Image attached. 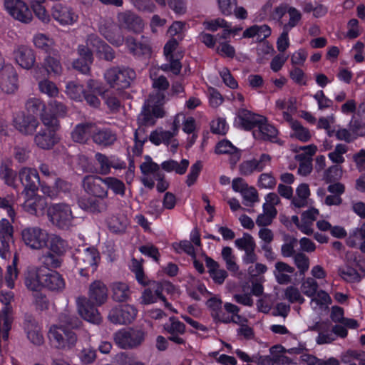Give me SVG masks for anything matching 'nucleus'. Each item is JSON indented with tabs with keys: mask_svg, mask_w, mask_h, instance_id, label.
Wrapping results in <instances>:
<instances>
[{
	"mask_svg": "<svg viewBox=\"0 0 365 365\" xmlns=\"http://www.w3.org/2000/svg\"><path fill=\"white\" fill-rule=\"evenodd\" d=\"M164 329L170 335L183 334L185 331V324L175 317H170L169 322L164 324Z\"/></svg>",
	"mask_w": 365,
	"mask_h": 365,
	"instance_id": "obj_63",
	"label": "nucleus"
},
{
	"mask_svg": "<svg viewBox=\"0 0 365 365\" xmlns=\"http://www.w3.org/2000/svg\"><path fill=\"white\" fill-rule=\"evenodd\" d=\"M155 98L150 96L147 101V104L143 107L141 113L138 115V123L139 125H153L155 123V118L150 110L151 104L155 103Z\"/></svg>",
	"mask_w": 365,
	"mask_h": 365,
	"instance_id": "obj_45",
	"label": "nucleus"
},
{
	"mask_svg": "<svg viewBox=\"0 0 365 365\" xmlns=\"http://www.w3.org/2000/svg\"><path fill=\"white\" fill-rule=\"evenodd\" d=\"M295 101L294 98H279L275 102L276 109L281 110L283 119L284 120V113H287L292 117V113L296 110Z\"/></svg>",
	"mask_w": 365,
	"mask_h": 365,
	"instance_id": "obj_56",
	"label": "nucleus"
},
{
	"mask_svg": "<svg viewBox=\"0 0 365 365\" xmlns=\"http://www.w3.org/2000/svg\"><path fill=\"white\" fill-rule=\"evenodd\" d=\"M26 108L32 115H39L41 118V114L46 112L45 103L38 98L28 99L26 103Z\"/></svg>",
	"mask_w": 365,
	"mask_h": 365,
	"instance_id": "obj_59",
	"label": "nucleus"
},
{
	"mask_svg": "<svg viewBox=\"0 0 365 365\" xmlns=\"http://www.w3.org/2000/svg\"><path fill=\"white\" fill-rule=\"evenodd\" d=\"M4 7L15 19L23 23H29L32 13L25 2L21 0H4Z\"/></svg>",
	"mask_w": 365,
	"mask_h": 365,
	"instance_id": "obj_9",
	"label": "nucleus"
},
{
	"mask_svg": "<svg viewBox=\"0 0 365 365\" xmlns=\"http://www.w3.org/2000/svg\"><path fill=\"white\" fill-rule=\"evenodd\" d=\"M347 334L348 331L344 326L334 325L331 331H320L316 341L319 344H329L336 340L337 336L345 338Z\"/></svg>",
	"mask_w": 365,
	"mask_h": 365,
	"instance_id": "obj_36",
	"label": "nucleus"
},
{
	"mask_svg": "<svg viewBox=\"0 0 365 365\" xmlns=\"http://www.w3.org/2000/svg\"><path fill=\"white\" fill-rule=\"evenodd\" d=\"M205 262L210 277L215 282V283L222 284L228 276L227 271L222 268H220L218 262L212 258L207 257Z\"/></svg>",
	"mask_w": 365,
	"mask_h": 365,
	"instance_id": "obj_41",
	"label": "nucleus"
},
{
	"mask_svg": "<svg viewBox=\"0 0 365 365\" xmlns=\"http://www.w3.org/2000/svg\"><path fill=\"white\" fill-rule=\"evenodd\" d=\"M255 139L277 142L278 131L275 127L267 122V119L262 120L256 129L252 132Z\"/></svg>",
	"mask_w": 365,
	"mask_h": 365,
	"instance_id": "obj_30",
	"label": "nucleus"
},
{
	"mask_svg": "<svg viewBox=\"0 0 365 365\" xmlns=\"http://www.w3.org/2000/svg\"><path fill=\"white\" fill-rule=\"evenodd\" d=\"M33 42L34 46L46 53H50L53 50L54 41L48 36L38 33L34 36Z\"/></svg>",
	"mask_w": 365,
	"mask_h": 365,
	"instance_id": "obj_53",
	"label": "nucleus"
},
{
	"mask_svg": "<svg viewBox=\"0 0 365 365\" xmlns=\"http://www.w3.org/2000/svg\"><path fill=\"white\" fill-rule=\"evenodd\" d=\"M222 257L225 262L226 267L233 275L239 272V266L235 262V256L232 253V249L230 247H225L222 250Z\"/></svg>",
	"mask_w": 365,
	"mask_h": 365,
	"instance_id": "obj_55",
	"label": "nucleus"
},
{
	"mask_svg": "<svg viewBox=\"0 0 365 365\" xmlns=\"http://www.w3.org/2000/svg\"><path fill=\"white\" fill-rule=\"evenodd\" d=\"M25 198L23 207L26 212L36 215L43 212L46 205L44 198L36 195V192L33 195L30 192L29 195H25Z\"/></svg>",
	"mask_w": 365,
	"mask_h": 365,
	"instance_id": "obj_32",
	"label": "nucleus"
},
{
	"mask_svg": "<svg viewBox=\"0 0 365 365\" xmlns=\"http://www.w3.org/2000/svg\"><path fill=\"white\" fill-rule=\"evenodd\" d=\"M118 20L120 26L135 33L140 32L144 27L143 20L135 14L126 11L118 15Z\"/></svg>",
	"mask_w": 365,
	"mask_h": 365,
	"instance_id": "obj_26",
	"label": "nucleus"
},
{
	"mask_svg": "<svg viewBox=\"0 0 365 365\" xmlns=\"http://www.w3.org/2000/svg\"><path fill=\"white\" fill-rule=\"evenodd\" d=\"M78 312L81 317L93 324H99L101 322V317L96 308L91 304L86 297H79L76 300Z\"/></svg>",
	"mask_w": 365,
	"mask_h": 365,
	"instance_id": "obj_23",
	"label": "nucleus"
},
{
	"mask_svg": "<svg viewBox=\"0 0 365 365\" xmlns=\"http://www.w3.org/2000/svg\"><path fill=\"white\" fill-rule=\"evenodd\" d=\"M43 286L53 291H61L65 287L62 276L54 271L43 274Z\"/></svg>",
	"mask_w": 365,
	"mask_h": 365,
	"instance_id": "obj_43",
	"label": "nucleus"
},
{
	"mask_svg": "<svg viewBox=\"0 0 365 365\" xmlns=\"http://www.w3.org/2000/svg\"><path fill=\"white\" fill-rule=\"evenodd\" d=\"M18 175L21 185L24 187L22 193L24 195H29L30 192L33 195L40 184L38 171L35 168L23 167L19 170Z\"/></svg>",
	"mask_w": 365,
	"mask_h": 365,
	"instance_id": "obj_10",
	"label": "nucleus"
},
{
	"mask_svg": "<svg viewBox=\"0 0 365 365\" xmlns=\"http://www.w3.org/2000/svg\"><path fill=\"white\" fill-rule=\"evenodd\" d=\"M126 46L135 56L149 55L150 53V46L148 38L143 37L142 41L138 42L133 37H128L125 41Z\"/></svg>",
	"mask_w": 365,
	"mask_h": 365,
	"instance_id": "obj_40",
	"label": "nucleus"
},
{
	"mask_svg": "<svg viewBox=\"0 0 365 365\" xmlns=\"http://www.w3.org/2000/svg\"><path fill=\"white\" fill-rule=\"evenodd\" d=\"M78 326L76 317L68 311L59 315V324L52 325L48 332V339L52 345L60 350L68 351L76 344L78 338L71 329Z\"/></svg>",
	"mask_w": 365,
	"mask_h": 365,
	"instance_id": "obj_1",
	"label": "nucleus"
},
{
	"mask_svg": "<svg viewBox=\"0 0 365 365\" xmlns=\"http://www.w3.org/2000/svg\"><path fill=\"white\" fill-rule=\"evenodd\" d=\"M130 269L135 274V277L140 284L146 286L149 284V280L144 273L143 265L140 262L135 259H133L130 264Z\"/></svg>",
	"mask_w": 365,
	"mask_h": 365,
	"instance_id": "obj_57",
	"label": "nucleus"
},
{
	"mask_svg": "<svg viewBox=\"0 0 365 365\" xmlns=\"http://www.w3.org/2000/svg\"><path fill=\"white\" fill-rule=\"evenodd\" d=\"M271 164V157L267 154L261 155L259 160L252 159L243 161L239 166L241 175L248 176L254 172H260Z\"/></svg>",
	"mask_w": 365,
	"mask_h": 365,
	"instance_id": "obj_18",
	"label": "nucleus"
},
{
	"mask_svg": "<svg viewBox=\"0 0 365 365\" xmlns=\"http://www.w3.org/2000/svg\"><path fill=\"white\" fill-rule=\"evenodd\" d=\"M48 238V246L46 248H48L50 251L57 255H62L66 252L68 244L64 240L53 234H49Z\"/></svg>",
	"mask_w": 365,
	"mask_h": 365,
	"instance_id": "obj_52",
	"label": "nucleus"
},
{
	"mask_svg": "<svg viewBox=\"0 0 365 365\" xmlns=\"http://www.w3.org/2000/svg\"><path fill=\"white\" fill-rule=\"evenodd\" d=\"M78 52L80 57L73 61V66L83 73H88L90 71V65L93 62V52L103 55L108 61H111L114 58L112 48L94 35L88 36L86 46H78Z\"/></svg>",
	"mask_w": 365,
	"mask_h": 365,
	"instance_id": "obj_2",
	"label": "nucleus"
},
{
	"mask_svg": "<svg viewBox=\"0 0 365 365\" xmlns=\"http://www.w3.org/2000/svg\"><path fill=\"white\" fill-rule=\"evenodd\" d=\"M287 13L288 14L289 20L287 23L283 24V29L290 31L299 24L302 20V15L300 11L292 6H289L287 8Z\"/></svg>",
	"mask_w": 365,
	"mask_h": 365,
	"instance_id": "obj_61",
	"label": "nucleus"
},
{
	"mask_svg": "<svg viewBox=\"0 0 365 365\" xmlns=\"http://www.w3.org/2000/svg\"><path fill=\"white\" fill-rule=\"evenodd\" d=\"M95 160L98 165V173L101 175L110 174L112 168L115 170H122L126 168L125 163L114 155L107 156L101 153H96Z\"/></svg>",
	"mask_w": 365,
	"mask_h": 365,
	"instance_id": "obj_12",
	"label": "nucleus"
},
{
	"mask_svg": "<svg viewBox=\"0 0 365 365\" xmlns=\"http://www.w3.org/2000/svg\"><path fill=\"white\" fill-rule=\"evenodd\" d=\"M21 237L24 245L34 250H41L48 246L49 233L37 226L26 227L22 229Z\"/></svg>",
	"mask_w": 365,
	"mask_h": 365,
	"instance_id": "obj_4",
	"label": "nucleus"
},
{
	"mask_svg": "<svg viewBox=\"0 0 365 365\" xmlns=\"http://www.w3.org/2000/svg\"><path fill=\"white\" fill-rule=\"evenodd\" d=\"M294 268L284 262H277L273 271L276 281L280 284H287L292 280Z\"/></svg>",
	"mask_w": 365,
	"mask_h": 365,
	"instance_id": "obj_35",
	"label": "nucleus"
},
{
	"mask_svg": "<svg viewBox=\"0 0 365 365\" xmlns=\"http://www.w3.org/2000/svg\"><path fill=\"white\" fill-rule=\"evenodd\" d=\"M302 152L296 155V160L299 162L298 173L302 175H307L312 170V157L317 152V146L309 145L301 147Z\"/></svg>",
	"mask_w": 365,
	"mask_h": 365,
	"instance_id": "obj_20",
	"label": "nucleus"
},
{
	"mask_svg": "<svg viewBox=\"0 0 365 365\" xmlns=\"http://www.w3.org/2000/svg\"><path fill=\"white\" fill-rule=\"evenodd\" d=\"M104 76L111 87L123 89L130 86L135 78V73L128 68H112L108 69Z\"/></svg>",
	"mask_w": 365,
	"mask_h": 365,
	"instance_id": "obj_6",
	"label": "nucleus"
},
{
	"mask_svg": "<svg viewBox=\"0 0 365 365\" xmlns=\"http://www.w3.org/2000/svg\"><path fill=\"white\" fill-rule=\"evenodd\" d=\"M24 331L26 339L34 346H41L44 344L42 326L35 319H26L24 323Z\"/></svg>",
	"mask_w": 365,
	"mask_h": 365,
	"instance_id": "obj_15",
	"label": "nucleus"
},
{
	"mask_svg": "<svg viewBox=\"0 0 365 365\" xmlns=\"http://www.w3.org/2000/svg\"><path fill=\"white\" fill-rule=\"evenodd\" d=\"M92 139L97 145L107 147L113 144L117 137L110 129L98 128L93 124Z\"/></svg>",
	"mask_w": 365,
	"mask_h": 365,
	"instance_id": "obj_31",
	"label": "nucleus"
},
{
	"mask_svg": "<svg viewBox=\"0 0 365 365\" xmlns=\"http://www.w3.org/2000/svg\"><path fill=\"white\" fill-rule=\"evenodd\" d=\"M100 259L99 253L94 247H88L84 250L83 252L78 257V264L80 267V274L81 275H86L84 271L91 269L93 272L97 264Z\"/></svg>",
	"mask_w": 365,
	"mask_h": 365,
	"instance_id": "obj_17",
	"label": "nucleus"
},
{
	"mask_svg": "<svg viewBox=\"0 0 365 365\" xmlns=\"http://www.w3.org/2000/svg\"><path fill=\"white\" fill-rule=\"evenodd\" d=\"M0 178L11 187H16V173L7 165L1 163L0 165Z\"/></svg>",
	"mask_w": 365,
	"mask_h": 365,
	"instance_id": "obj_60",
	"label": "nucleus"
},
{
	"mask_svg": "<svg viewBox=\"0 0 365 365\" xmlns=\"http://www.w3.org/2000/svg\"><path fill=\"white\" fill-rule=\"evenodd\" d=\"M101 34L111 44L119 46L123 44L124 38L120 34V29L111 21H106L99 29Z\"/></svg>",
	"mask_w": 365,
	"mask_h": 365,
	"instance_id": "obj_27",
	"label": "nucleus"
},
{
	"mask_svg": "<svg viewBox=\"0 0 365 365\" xmlns=\"http://www.w3.org/2000/svg\"><path fill=\"white\" fill-rule=\"evenodd\" d=\"M4 283L3 269L0 267V289ZM14 300V293L11 291L0 290V341H6L12 323L11 302Z\"/></svg>",
	"mask_w": 365,
	"mask_h": 365,
	"instance_id": "obj_3",
	"label": "nucleus"
},
{
	"mask_svg": "<svg viewBox=\"0 0 365 365\" xmlns=\"http://www.w3.org/2000/svg\"><path fill=\"white\" fill-rule=\"evenodd\" d=\"M217 154H228L230 155V163L236 164L241 157L240 151L228 140H222L215 148Z\"/></svg>",
	"mask_w": 365,
	"mask_h": 365,
	"instance_id": "obj_42",
	"label": "nucleus"
},
{
	"mask_svg": "<svg viewBox=\"0 0 365 365\" xmlns=\"http://www.w3.org/2000/svg\"><path fill=\"white\" fill-rule=\"evenodd\" d=\"M19 88L18 74L14 66H8L0 76V89L6 94H14Z\"/></svg>",
	"mask_w": 365,
	"mask_h": 365,
	"instance_id": "obj_22",
	"label": "nucleus"
},
{
	"mask_svg": "<svg viewBox=\"0 0 365 365\" xmlns=\"http://www.w3.org/2000/svg\"><path fill=\"white\" fill-rule=\"evenodd\" d=\"M144 339L141 331L133 329H121L114 335L115 344L123 349L133 348L140 345Z\"/></svg>",
	"mask_w": 365,
	"mask_h": 365,
	"instance_id": "obj_7",
	"label": "nucleus"
},
{
	"mask_svg": "<svg viewBox=\"0 0 365 365\" xmlns=\"http://www.w3.org/2000/svg\"><path fill=\"white\" fill-rule=\"evenodd\" d=\"M348 151V147L345 144L338 143L334 149L328 154L329 159L334 164L341 165L345 162L344 154Z\"/></svg>",
	"mask_w": 365,
	"mask_h": 365,
	"instance_id": "obj_58",
	"label": "nucleus"
},
{
	"mask_svg": "<svg viewBox=\"0 0 365 365\" xmlns=\"http://www.w3.org/2000/svg\"><path fill=\"white\" fill-rule=\"evenodd\" d=\"M103 178L97 175H87L83 179V187L89 195L101 199L108 196V191L103 186Z\"/></svg>",
	"mask_w": 365,
	"mask_h": 365,
	"instance_id": "obj_13",
	"label": "nucleus"
},
{
	"mask_svg": "<svg viewBox=\"0 0 365 365\" xmlns=\"http://www.w3.org/2000/svg\"><path fill=\"white\" fill-rule=\"evenodd\" d=\"M112 297L116 302H125L129 299L130 291L129 286L121 282H116L111 285Z\"/></svg>",
	"mask_w": 365,
	"mask_h": 365,
	"instance_id": "obj_46",
	"label": "nucleus"
},
{
	"mask_svg": "<svg viewBox=\"0 0 365 365\" xmlns=\"http://www.w3.org/2000/svg\"><path fill=\"white\" fill-rule=\"evenodd\" d=\"M49 113L46 112L41 114V121L44 126L58 127L57 118L64 117L66 114V107L61 103L56 101H51L48 103Z\"/></svg>",
	"mask_w": 365,
	"mask_h": 365,
	"instance_id": "obj_14",
	"label": "nucleus"
},
{
	"mask_svg": "<svg viewBox=\"0 0 365 365\" xmlns=\"http://www.w3.org/2000/svg\"><path fill=\"white\" fill-rule=\"evenodd\" d=\"M173 133L170 130H165L161 128H159L150 134L149 140L155 145H159L160 144H165L168 145L170 141L174 138Z\"/></svg>",
	"mask_w": 365,
	"mask_h": 365,
	"instance_id": "obj_50",
	"label": "nucleus"
},
{
	"mask_svg": "<svg viewBox=\"0 0 365 365\" xmlns=\"http://www.w3.org/2000/svg\"><path fill=\"white\" fill-rule=\"evenodd\" d=\"M105 199L89 198L81 204V207L86 211L91 213L98 214L104 212L107 210L108 204Z\"/></svg>",
	"mask_w": 365,
	"mask_h": 365,
	"instance_id": "obj_48",
	"label": "nucleus"
},
{
	"mask_svg": "<svg viewBox=\"0 0 365 365\" xmlns=\"http://www.w3.org/2000/svg\"><path fill=\"white\" fill-rule=\"evenodd\" d=\"M103 185L106 186L107 190H110L115 195L121 197L125 195V185L123 181L115 177L103 178Z\"/></svg>",
	"mask_w": 365,
	"mask_h": 365,
	"instance_id": "obj_54",
	"label": "nucleus"
},
{
	"mask_svg": "<svg viewBox=\"0 0 365 365\" xmlns=\"http://www.w3.org/2000/svg\"><path fill=\"white\" fill-rule=\"evenodd\" d=\"M38 86L39 91L50 98H55L58 95L59 91L56 85L48 79L40 81Z\"/></svg>",
	"mask_w": 365,
	"mask_h": 365,
	"instance_id": "obj_64",
	"label": "nucleus"
},
{
	"mask_svg": "<svg viewBox=\"0 0 365 365\" xmlns=\"http://www.w3.org/2000/svg\"><path fill=\"white\" fill-rule=\"evenodd\" d=\"M140 168L143 174L141 178L143 184L149 189L153 188L154 178L157 177V174L162 173L159 165L153 162L150 156H145V161L140 165Z\"/></svg>",
	"mask_w": 365,
	"mask_h": 365,
	"instance_id": "obj_16",
	"label": "nucleus"
},
{
	"mask_svg": "<svg viewBox=\"0 0 365 365\" xmlns=\"http://www.w3.org/2000/svg\"><path fill=\"white\" fill-rule=\"evenodd\" d=\"M31 8L36 17L43 23H48L50 21V16L43 4L46 0H29Z\"/></svg>",
	"mask_w": 365,
	"mask_h": 365,
	"instance_id": "obj_62",
	"label": "nucleus"
},
{
	"mask_svg": "<svg viewBox=\"0 0 365 365\" xmlns=\"http://www.w3.org/2000/svg\"><path fill=\"white\" fill-rule=\"evenodd\" d=\"M188 166L189 160L187 159H182L180 163L174 160H168L161 163V168L165 172H175L178 175L185 174Z\"/></svg>",
	"mask_w": 365,
	"mask_h": 365,
	"instance_id": "obj_47",
	"label": "nucleus"
},
{
	"mask_svg": "<svg viewBox=\"0 0 365 365\" xmlns=\"http://www.w3.org/2000/svg\"><path fill=\"white\" fill-rule=\"evenodd\" d=\"M338 273L347 282H359L365 276V270L363 268L357 271L349 265L339 268Z\"/></svg>",
	"mask_w": 365,
	"mask_h": 365,
	"instance_id": "obj_44",
	"label": "nucleus"
},
{
	"mask_svg": "<svg viewBox=\"0 0 365 365\" xmlns=\"http://www.w3.org/2000/svg\"><path fill=\"white\" fill-rule=\"evenodd\" d=\"M16 63L24 69H30L35 63L34 51L26 46H19L14 51Z\"/></svg>",
	"mask_w": 365,
	"mask_h": 365,
	"instance_id": "obj_25",
	"label": "nucleus"
},
{
	"mask_svg": "<svg viewBox=\"0 0 365 365\" xmlns=\"http://www.w3.org/2000/svg\"><path fill=\"white\" fill-rule=\"evenodd\" d=\"M265 118L252 113L251 111L242 108L237 112L235 118V124L244 130H251L256 128L262 120H264Z\"/></svg>",
	"mask_w": 365,
	"mask_h": 365,
	"instance_id": "obj_21",
	"label": "nucleus"
},
{
	"mask_svg": "<svg viewBox=\"0 0 365 365\" xmlns=\"http://www.w3.org/2000/svg\"><path fill=\"white\" fill-rule=\"evenodd\" d=\"M52 16L61 26H72L78 20V14L73 9L62 4L53 6Z\"/></svg>",
	"mask_w": 365,
	"mask_h": 365,
	"instance_id": "obj_19",
	"label": "nucleus"
},
{
	"mask_svg": "<svg viewBox=\"0 0 365 365\" xmlns=\"http://www.w3.org/2000/svg\"><path fill=\"white\" fill-rule=\"evenodd\" d=\"M43 274L37 267H32L28 269L25 274L24 283L27 289L33 292L41 290L43 286Z\"/></svg>",
	"mask_w": 365,
	"mask_h": 365,
	"instance_id": "obj_33",
	"label": "nucleus"
},
{
	"mask_svg": "<svg viewBox=\"0 0 365 365\" xmlns=\"http://www.w3.org/2000/svg\"><path fill=\"white\" fill-rule=\"evenodd\" d=\"M272 33L271 28L266 24L252 25L247 28L242 34L243 38H256L259 42H262L265 38H268Z\"/></svg>",
	"mask_w": 365,
	"mask_h": 365,
	"instance_id": "obj_38",
	"label": "nucleus"
},
{
	"mask_svg": "<svg viewBox=\"0 0 365 365\" xmlns=\"http://www.w3.org/2000/svg\"><path fill=\"white\" fill-rule=\"evenodd\" d=\"M331 303V299L328 293L320 290L312 297L310 305L313 310L319 312L327 308Z\"/></svg>",
	"mask_w": 365,
	"mask_h": 365,
	"instance_id": "obj_51",
	"label": "nucleus"
},
{
	"mask_svg": "<svg viewBox=\"0 0 365 365\" xmlns=\"http://www.w3.org/2000/svg\"><path fill=\"white\" fill-rule=\"evenodd\" d=\"M101 93V83L93 79L89 80L87 83V89L83 95L87 103L93 108L98 107L101 102L96 95Z\"/></svg>",
	"mask_w": 365,
	"mask_h": 365,
	"instance_id": "obj_39",
	"label": "nucleus"
},
{
	"mask_svg": "<svg viewBox=\"0 0 365 365\" xmlns=\"http://www.w3.org/2000/svg\"><path fill=\"white\" fill-rule=\"evenodd\" d=\"M15 128L22 134L31 135L34 133L38 125V121L31 114H21L14 120Z\"/></svg>",
	"mask_w": 365,
	"mask_h": 365,
	"instance_id": "obj_28",
	"label": "nucleus"
},
{
	"mask_svg": "<svg viewBox=\"0 0 365 365\" xmlns=\"http://www.w3.org/2000/svg\"><path fill=\"white\" fill-rule=\"evenodd\" d=\"M284 120L287 122L292 129L290 135L302 142H307L311 138L309 130L304 127L299 121L294 120L287 113H284Z\"/></svg>",
	"mask_w": 365,
	"mask_h": 365,
	"instance_id": "obj_34",
	"label": "nucleus"
},
{
	"mask_svg": "<svg viewBox=\"0 0 365 365\" xmlns=\"http://www.w3.org/2000/svg\"><path fill=\"white\" fill-rule=\"evenodd\" d=\"M137 312V309L133 305H120L110 311L108 319L110 322L116 324H128L134 320Z\"/></svg>",
	"mask_w": 365,
	"mask_h": 365,
	"instance_id": "obj_11",
	"label": "nucleus"
},
{
	"mask_svg": "<svg viewBox=\"0 0 365 365\" xmlns=\"http://www.w3.org/2000/svg\"><path fill=\"white\" fill-rule=\"evenodd\" d=\"M57 127H46L41 128L34 137V143L38 148L48 150L51 148L58 141L55 129Z\"/></svg>",
	"mask_w": 365,
	"mask_h": 365,
	"instance_id": "obj_24",
	"label": "nucleus"
},
{
	"mask_svg": "<svg viewBox=\"0 0 365 365\" xmlns=\"http://www.w3.org/2000/svg\"><path fill=\"white\" fill-rule=\"evenodd\" d=\"M344 309L338 306L331 307L330 318L336 323L335 325L344 326L346 329H354L359 327V323L356 320L351 318H346L344 317Z\"/></svg>",
	"mask_w": 365,
	"mask_h": 365,
	"instance_id": "obj_37",
	"label": "nucleus"
},
{
	"mask_svg": "<svg viewBox=\"0 0 365 365\" xmlns=\"http://www.w3.org/2000/svg\"><path fill=\"white\" fill-rule=\"evenodd\" d=\"M14 227L6 218L0 220V257L8 259L11 255L10 247L14 242Z\"/></svg>",
	"mask_w": 365,
	"mask_h": 365,
	"instance_id": "obj_8",
	"label": "nucleus"
},
{
	"mask_svg": "<svg viewBox=\"0 0 365 365\" xmlns=\"http://www.w3.org/2000/svg\"><path fill=\"white\" fill-rule=\"evenodd\" d=\"M47 215L52 225L61 229L71 227L74 218L71 207L66 203L51 205L48 208Z\"/></svg>",
	"mask_w": 365,
	"mask_h": 365,
	"instance_id": "obj_5",
	"label": "nucleus"
},
{
	"mask_svg": "<svg viewBox=\"0 0 365 365\" xmlns=\"http://www.w3.org/2000/svg\"><path fill=\"white\" fill-rule=\"evenodd\" d=\"M93 124L82 123L76 126L71 133L73 140L75 142L83 143L86 142L90 135H92Z\"/></svg>",
	"mask_w": 365,
	"mask_h": 365,
	"instance_id": "obj_49",
	"label": "nucleus"
},
{
	"mask_svg": "<svg viewBox=\"0 0 365 365\" xmlns=\"http://www.w3.org/2000/svg\"><path fill=\"white\" fill-rule=\"evenodd\" d=\"M89 300L98 306L103 304L108 299V289L101 281L93 282L88 290Z\"/></svg>",
	"mask_w": 365,
	"mask_h": 365,
	"instance_id": "obj_29",
	"label": "nucleus"
}]
</instances>
